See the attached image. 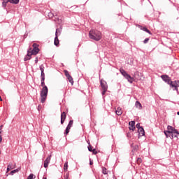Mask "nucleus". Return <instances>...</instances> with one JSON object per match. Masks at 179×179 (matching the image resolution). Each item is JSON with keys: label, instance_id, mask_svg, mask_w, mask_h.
<instances>
[{"label": "nucleus", "instance_id": "nucleus-54", "mask_svg": "<svg viewBox=\"0 0 179 179\" xmlns=\"http://www.w3.org/2000/svg\"><path fill=\"white\" fill-rule=\"evenodd\" d=\"M43 179H47V177H44V176H43Z\"/></svg>", "mask_w": 179, "mask_h": 179}, {"label": "nucleus", "instance_id": "nucleus-19", "mask_svg": "<svg viewBox=\"0 0 179 179\" xmlns=\"http://www.w3.org/2000/svg\"><path fill=\"white\" fill-rule=\"evenodd\" d=\"M54 44L56 47H58L59 45V39L58 38V36L56 35L54 40Z\"/></svg>", "mask_w": 179, "mask_h": 179}, {"label": "nucleus", "instance_id": "nucleus-42", "mask_svg": "<svg viewBox=\"0 0 179 179\" xmlns=\"http://www.w3.org/2000/svg\"><path fill=\"white\" fill-rule=\"evenodd\" d=\"M127 138H132V135L131 134V132L127 133Z\"/></svg>", "mask_w": 179, "mask_h": 179}, {"label": "nucleus", "instance_id": "nucleus-37", "mask_svg": "<svg viewBox=\"0 0 179 179\" xmlns=\"http://www.w3.org/2000/svg\"><path fill=\"white\" fill-rule=\"evenodd\" d=\"M41 86L42 87H47V85H45V81H41Z\"/></svg>", "mask_w": 179, "mask_h": 179}, {"label": "nucleus", "instance_id": "nucleus-11", "mask_svg": "<svg viewBox=\"0 0 179 179\" xmlns=\"http://www.w3.org/2000/svg\"><path fill=\"white\" fill-rule=\"evenodd\" d=\"M51 157H52V155H50L44 161L43 163V167L45 169H48V165L50 164L51 162Z\"/></svg>", "mask_w": 179, "mask_h": 179}, {"label": "nucleus", "instance_id": "nucleus-13", "mask_svg": "<svg viewBox=\"0 0 179 179\" xmlns=\"http://www.w3.org/2000/svg\"><path fill=\"white\" fill-rule=\"evenodd\" d=\"M129 131H132L136 129V127L135 126V120L129 122Z\"/></svg>", "mask_w": 179, "mask_h": 179}, {"label": "nucleus", "instance_id": "nucleus-51", "mask_svg": "<svg viewBox=\"0 0 179 179\" xmlns=\"http://www.w3.org/2000/svg\"><path fill=\"white\" fill-rule=\"evenodd\" d=\"M2 143V136L0 135V143Z\"/></svg>", "mask_w": 179, "mask_h": 179}, {"label": "nucleus", "instance_id": "nucleus-21", "mask_svg": "<svg viewBox=\"0 0 179 179\" xmlns=\"http://www.w3.org/2000/svg\"><path fill=\"white\" fill-rule=\"evenodd\" d=\"M135 106L136 107V108H138V110H142L143 107H142V103H141V102L139 101H136Z\"/></svg>", "mask_w": 179, "mask_h": 179}, {"label": "nucleus", "instance_id": "nucleus-52", "mask_svg": "<svg viewBox=\"0 0 179 179\" xmlns=\"http://www.w3.org/2000/svg\"><path fill=\"white\" fill-rule=\"evenodd\" d=\"M87 143H88V146H90V145H92V144H90V141H87Z\"/></svg>", "mask_w": 179, "mask_h": 179}, {"label": "nucleus", "instance_id": "nucleus-3", "mask_svg": "<svg viewBox=\"0 0 179 179\" xmlns=\"http://www.w3.org/2000/svg\"><path fill=\"white\" fill-rule=\"evenodd\" d=\"M120 72L121 75H122L123 78H124V79H127L129 83L132 84L134 83V82H135V78L131 76V75H129V73H128V72H127V71H125L124 69H120Z\"/></svg>", "mask_w": 179, "mask_h": 179}, {"label": "nucleus", "instance_id": "nucleus-53", "mask_svg": "<svg viewBox=\"0 0 179 179\" xmlns=\"http://www.w3.org/2000/svg\"><path fill=\"white\" fill-rule=\"evenodd\" d=\"M3 99H2V97L0 96V101H2Z\"/></svg>", "mask_w": 179, "mask_h": 179}, {"label": "nucleus", "instance_id": "nucleus-10", "mask_svg": "<svg viewBox=\"0 0 179 179\" xmlns=\"http://www.w3.org/2000/svg\"><path fill=\"white\" fill-rule=\"evenodd\" d=\"M131 156H134L135 153H136V152L139 150V145L133 143L131 144Z\"/></svg>", "mask_w": 179, "mask_h": 179}, {"label": "nucleus", "instance_id": "nucleus-9", "mask_svg": "<svg viewBox=\"0 0 179 179\" xmlns=\"http://www.w3.org/2000/svg\"><path fill=\"white\" fill-rule=\"evenodd\" d=\"M67 80L69 82V83H71V85H73V78H72V76H71V74H69V71H68V70H64L63 71Z\"/></svg>", "mask_w": 179, "mask_h": 179}, {"label": "nucleus", "instance_id": "nucleus-36", "mask_svg": "<svg viewBox=\"0 0 179 179\" xmlns=\"http://www.w3.org/2000/svg\"><path fill=\"white\" fill-rule=\"evenodd\" d=\"M39 69H40L41 72H44V64H41L39 66Z\"/></svg>", "mask_w": 179, "mask_h": 179}, {"label": "nucleus", "instance_id": "nucleus-2", "mask_svg": "<svg viewBox=\"0 0 179 179\" xmlns=\"http://www.w3.org/2000/svg\"><path fill=\"white\" fill-rule=\"evenodd\" d=\"M89 37L94 41H100L101 40V32L97 29H91L89 31Z\"/></svg>", "mask_w": 179, "mask_h": 179}, {"label": "nucleus", "instance_id": "nucleus-30", "mask_svg": "<svg viewBox=\"0 0 179 179\" xmlns=\"http://www.w3.org/2000/svg\"><path fill=\"white\" fill-rule=\"evenodd\" d=\"M116 114H117V115H121V114H122V112H121L120 108H117V109L116 110Z\"/></svg>", "mask_w": 179, "mask_h": 179}, {"label": "nucleus", "instance_id": "nucleus-18", "mask_svg": "<svg viewBox=\"0 0 179 179\" xmlns=\"http://www.w3.org/2000/svg\"><path fill=\"white\" fill-rule=\"evenodd\" d=\"M14 169H15V167H13V164L9 163V164H8V166H7L6 175L8 174V173L9 171H10V170H13Z\"/></svg>", "mask_w": 179, "mask_h": 179}, {"label": "nucleus", "instance_id": "nucleus-26", "mask_svg": "<svg viewBox=\"0 0 179 179\" xmlns=\"http://www.w3.org/2000/svg\"><path fill=\"white\" fill-rule=\"evenodd\" d=\"M102 174H104V176L108 174V173L107 172V168L102 166Z\"/></svg>", "mask_w": 179, "mask_h": 179}, {"label": "nucleus", "instance_id": "nucleus-27", "mask_svg": "<svg viewBox=\"0 0 179 179\" xmlns=\"http://www.w3.org/2000/svg\"><path fill=\"white\" fill-rule=\"evenodd\" d=\"M64 171H65V173L68 171V162H66L64 164Z\"/></svg>", "mask_w": 179, "mask_h": 179}, {"label": "nucleus", "instance_id": "nucleus-33", "mask_svg": "<svg viewBox=\"0 0 179 179\" xmlns=\"http://www.w3.org/2000/svg\"><path fill=\"white\" fill-rule=\"evenodd\" d=\"M136 163H137V164H141V163H142V158H141V157H138L137 159H136Z\"/></svg>", "mask_w": 179, "mask_h": 179}, {"label": "nucleus", "instance_id": "nucleus-38", "mask_svg": "<svg viewBox=\"0 0 179 179\" xmlns=\"http://www.w3.org/2000/svg\"><path fill=\"white\" fill-rule=\"evenodd\" d=\"M107 90H108V89L102 90V92H101L102 96L106 95V93L107 92Z\"/></svg>", "mask_w": 179, "mask_h": 179}, {"label": "nucleus", "instance_id": "nucleus-45", "mask_svg": "<svg viewBox=\"0 0 179 179\" xmlns=\"http://www.w3.org/2000/svg\"><path fill=\"white\" fill-rule=\"evenodd\" d=\"M38 57H36L35 58V64H38Z\"/></svg>", "mask_w": 179, "mask_h": 179}, {"label": "nucleus", "instance_id": "nucleus-20", "mask_svg": "<svg viewBox=\"0 0 179 179\" xmlns=\"http://www.w3.org/2000/svg\"><path fill=\"white\" fill-rule=\"evenodd\" d=\"M65 120H66V115H61L60 124L62 125H64V123L65 122Z\"/></svg>", "mask_w": 179, "mask_h": 179}, {"label": "nucleus", "instance_id": "nucleus-56", "mask_svg": "<svg viewBox=\"0 0 179 179\" xmlns=\"http://www.w3.org/2000/svg\"><path fill=\"white\" fill-rule=\"evenodd\" d=\"M177 115H179V111L177 112Z\"/></svg>", "mask_w": 179, "mask_h": 179}, {"label": "nucleus", "instance_id": "nucleus-39", "mask_svg": "<svg viewBox=\"0 0 179 179\" xmlns=\"http://www.w3.org/2000/svg\"><path fill=\"white\" fill-rule=\"evenodd\" d=\"M149 38H146L144 41H143V43L144 44H148V43H149Z\"/></svg>", "mask_w": 179, "mask_h": 179}, {"label": "nucleus", "instance_id": "nucleus-31", "mask_svg": "<svg viewBox=\"0 0 179 179\" xmlns=\"http://www.w3.org/2000/svg\"><path fill=\"white\" fill-rule=\"evenodd\" d=\"M68 108H66V111L62 112V110H61V115H66V114H68Z\"/></svg>", "mask_w": 179, "mask_h": 179}, {"label": "nucleus", "instance_id": "nucleus-6", "mask_svg": "<svg viewBox=\"0 0 179 179\" xmlns=\"http://www.w3.org/2000/svg\"><path fill=\"white\" fill-rule=\"evenodd\" d=\"M2 6L3 8H6L8 6V3H12L13 5H17L19 4V2H20V0H2Z\"/></svg>", "mask_w": 179, "mask_h": 179}, {"label": "nucleus", "instance_id": "nucleus-5", "mask_svg": "<svg viewBox=\"0 0 179 179\" xmlns=\"http://www.w3.org/2000/svg\"><path fill=\"white\" fill-rule=\"evenodd\" d=\"M116 22L122 26H127V24H128V21H127L125 17H122V15H117L116 17Z\"/></svg>", "mask_w": 179, "mask_h": 179}, {"label": "nucleus", "instance_id": "nucleus-23", "mask_svg": "<svg viewBox=\"0 0 179 179\" xmlns=\"http://www.w3.org/2000/svg\"><path fill=\"white\" fill-rule=\"evenodd\" d=\"M164 134L166 138H170V136H171V134L170 133L169 131L164 130Z\"/></svg>", "mask_w": 179, "mask_h": 179}, {"label": "nucleus", "instance_id": "nucleus-44", "mask_svg": "<svg viewBox=\"0 0 179 179\" xmlns=\"http://www.w3.org/2000/svg\"><path fill=\"white\" fill-rule=\"evenodd\" d=\"M41 82H45V77H41Z\"/></svg>", "mask_w": 179, "mask_h": 179}, {"label": "nucleus", "instance_id": "nucleus-32", "mask_svg": "<svg viewBox=\"0 0 179 179\" xmlns=\"http://www.w3.org/2000/svg\"><path fill=\"white\" fill-rule=\"evenodd\" d=\"M87 149H88L89 152H92V151H93V150L94 148H93V145H90L87 146Z\"/></svg>", "mask_w": 179, "mask_h": 179}, {"label": "nucleus", "instance_id": "nucleus-40", "mask_svg": "<svg viewBox=\"0 0 179 179\" xmlns=\"http://www.w3.org/2000/svg\"><path fill=\"white\" fill-rule=\"evenodd\" d=\"M64 179H69V172H67L64 176Z\"/></svg>", "mask_w": 179, "mask_h": 179}, {"label": "nucleus", "instance_id": "nucleus-1", "mask_svg": "<svg viewBox=\"0 0 179 179\" xmlns=\"http://www.w3.org/2000/svg\"><path fill=\"white\" fill-rule=\"evenodd\" d=\"M161 78L165 83L169 85L171 89L173 91L177 92L178 94H179L178 87H179V80H176L174 81L171 80V78L167 74H163L161 76Z\"/></svg>", "mask_w": 179, "mask_h": 179}, {"label": "nucleus", "instance_id": "nucleus-43", "mask_svg": "<svg viewBox=\"0 0 179 179\" xmlns=\"http://www.w3.org/2000/svg\"><path fill=\"white\" fill-rule=\"evenodd\" d=\"M90 166H93V160L92 158H90Z\"/></svg>", "mask_w": 179, "mask_h": 179}, {"label": "nucleus", "instance_id": "nucleus-49", "mask_svg": "<svg viewBox=\"0 0 179 179\" xmlns=\"http://www.w3.org/2000/svg\"><path fill=\"white\" fill-rule=\"evenodd\" d=\"M41 110V105H39V106H38V110Z\"/></svg>", "mask_w": 179, "mask_h": 179}, {"label": "nucleus", "instance_id": "nucleus-24", "mask_svg": "<svg viewBox=\"0 0 179 179\" xmlns=\"http://www.w3.org/2000/svg\"><path fill=\"white\" fill-rule=\"evenodd\" d=\"M30 59H31V55H29V56H27V55L24 58V61L26 62V61H30Z\"/></svg>", "mask_w": 179, "mask_h": 179}, {"label": "nucleus", "instance_id": "nucleus-29", "mask_svg": "<svg viewBox=\"0 0 179 179\" xmlns=\"http://www.w3.org/2000/svg\"><path fill=\"white\" fill-rule=\"evenodd\" d=\"M34 178H36V176L33 173H30L27 179H34Z\"/></svg>", "mask_w": 179, "mask_h": 179}, {"label": "nucleus", "instance_id": "nucleus-14", "mask_svg": "<svg viewBox=\"0 0 179 179\" xmlns=\"http://www.w3.org/2000/svg\"><path fill=\"white\" fill-rule=\"evenodd\" d=\"M100 86L102 90L108 89V85H107V82L103 79L100 80Z\"/></svg>", "mask_w": 179, "mask_h": 179}, {"label": "nucleus", "instance_id": "nucleus-15", "mask_svg": "<svg viewBox=\"0 0 179 179\" xmlns=\"http://www.w3.org/2000/svg\"><path fill=\"white\" fill-rule=\"evenodd\" d=\"M20 170H22V168L18 167L17 169H14V170L11 171L9 173H7L6 176V177H8V176H13V174H15L16 173H19V171H20Z\"/></svg>", "mask_w": 179, "mask_h": 179}, {"label": "nucleus", "instance_id": "nucleus-12", "mask_svg": "<svg viewBox=\"0 0 179 179\" xmlns=\"http://www.w3.org/2000/svg\"><path fill=\"white\" fill-rule=\"evenodd\" d=\"M137 27H138L140 30H143V31H145V33H148V34L152 36V31H150V30H149L146 26L138 24Z\"/></svg>", "mask_w": 179, "mask_h": 179}, {"label": "nucleus", "instance_id": "nucleus-28", "mask_svg": "<svg viewBox=\"0 0 179 179\" xmlns=\"http://www.w3.org/2000/svg\"><path fill=\"white\" fill-rule=\"evenodd\" d=\"M31 51H33V48L29 47V49L27 50V57H29V55L33 56V55H31Z\"/></svg>", "mask_w": 179, "mask_h": 179}, {"label": "nucleus", "instance_id": "nucleus-47", "mask_svg": "<svg viewBox=\"0 0 179 179\" xmlns=\"http://www.w3.org/2000/svg\"><path fill=\"white\" fill-rule=\"evenodd\" d=\"M175 138H176V141L177 139H179V134L175 135Z\"/></svg>", "mask_w": 179, "mask_h": 179}, {"label": "nucleus", "instance_id": "nucleus-58", "mask_svg": "<svg viewBox=\"0 0 179 179\" xmlns=\"http://www.w3.org/2000/svg\"><path fill=\"white\" fill-rule=\"evenodd\" d=\"M173 138H176V134H173Z\"/></svg>", "mask_w": 179, "mask_h": 179}, {"label": "nucleus", "instance_id": "nucleus-35", "mask_svg": "<svg viewBox=\"0 0 179 179\" xmlns=\"http://www.w3.org/2000/svg\"><path fill=\"white\" fill-rule=\"evenodd\" d=\"M143 126H141V123H137L136 125V128H137V129H141V128H143Z\"/></svg>", "mask_w": 179, "mask_h": 179}, {"label": "nucleus", "instance_id": "nucleus-46", "mask_svg": "<svg viewBox=\"0 0 179 179\" xmlns=\"http://www.w3.org/2000/svg\"><path fill=\"white\" fill-rule=\"evenodd\" d=\"M41 77H45V73L44 72H41Z\"/></svg>", "mask_w": 179, "mask_h": 179}, {"label": "nucleus", "instance_id": "nucleus-59", "mask_svg": "<svg viewBox=\"0 0 179 179\" xmlns=\"http://www.w3.org/2000/svg\"><path fill=\"white\" fill-rule=\"evenodd\" d=\"M24 38H26V35H24Z\"/></svg>", "mask_w": 179, "mask_h": 179}, {"label": "nucleus", "instance_id": "nucleus-7", "mask_svg": "<svg viewBox=\"0 0 179 179\" xmlns=\"http://www.w3.org/2000/svg\"><path fill=\"white\" fill-rule=\"evenodd\" d=\"M32 47L33 49L31 50V55H37V54L40 52V48H38L40 47V45L34 43L32 44Z\"/></svg>", "mask_w": 179, "mask_h": 179}, {"label": "nucleus", "instance_id": "nucleus-57", "mask_svg": "<svg viewBox=\"0 0 179 179\" xmlns=\"http://www.w3.org/2000/svg\"><path fill=\"white\" fill-rule=\"evenodd\" d=\"M1 134H2V131L0 130V135H1Z\"/></svg>", "mask_w": 179, "mask_h": 179}, {"label": "nucleus", "instance_id": "nucleus-50", "mask_svg": "<svg viewBox=\"0 0 179 179\" xmlns=\"http://www.w3.org/2000/svg\"><path fill=\"white\" fill-rule=\"evenodd\" d=\"M3 128V124H1V125L0 126V131H2Z\"/></svg>", "mask_w": 179, "mask_h": 179}, {"label": "nucleus", "instance_id": "nucleus-22", "mask_svg": "<svg viewBox=\"0 0 179 179\" xmlns=\"http://www.w3.org/2000/svg\"><path fill=\"white\" fill-rule=\"evenodd\" d=\"M173 130H174V127H173V126L168 125L167 130H166V131H169V133L173 134Z\"/></svg>", "mask_w": 179, "mask_h": 179}, {"label": "nucleus", "instance_id": "nucleus-8", "mask_svg": "<svg viewBox=\"0 0 179 179\" xmlns=\"http://www.w3.org/2000/svg\"><path fill=\"white\" fill-rule=\"evenodd\" d=\"M73 127V120H71L69 122V124L67 125V127H66V129L64 130V136H67L69 135V132L71 131V128Z\"/></svg>", "mask_w": 179, "mask_h": 179}, {"label": "nucleus", "instance_id": "nucleus-55", "mask_svg": "<svg viewBox=\"0 0 179 179\" xmlns=\"http://www.w3.org/2000/svg\"><path fill=\"white\" fill-rule=\"evenodd\" d=\"M113 178L117 179V178L115 176V175L113 176Z\"/></svg>", "mask_w": 179, "mask_h": 179}, {"label": "nucleus", "instance_id": "nucleus-16", "mask_svg": "<svg viewBox=\"0 0 179 179\" xmlns=\"http://www.w3.org/2000/svg\"><path fill=\"white\" fill-rule=\"evenodd\" d=\"M138 138H141V136H145V129H143V127L138 129Z\"/></svg>", "mask_w": 179, "mask_h": 179}, {"label": "nucleus", "instance_id": "nucleus-4", "mask_svg": "<svg viewBox=\"0 0 179 179\" xmlns=\"http://www.w3.org/2000/svg\"><path fill=\"white\" fill-rule=\"evenodd\" d=\"M41 103H45L47 100V96H48V87H44L41 90Z\"/></svg>", "mask_w": 179, "mask_h": 179}, {"label": "nucleus", "instance_id": "nucleus-34", "mask_svg": "<svg viewBox=\"0 0 179 179\" xmlns=\"http://www.w3.org/2000/svg\"><path fill=\"white\" fill-rule=\"evenodd\" d=\"M91 152H92V155H97V153H99L100 150L97 151L96 148H94Z\"/></svg>", "mask_w": 179, "mask_h": 179}, {"label": "nucleus", "instance_id": "nucleus-48", "mask_svg": "<svg viewBox=\"0 0 179 179\" xmlns=\"http://www.w3.org/2000/svg\"><path fill=\"white\" fill-rule=\"evenodd\" d=\"M52 16H54V14H52V13H49V17H52Z\"/></svg>", "mask_w": 179, "mask_h": 179}, {"label": "nucleus", "instance_id": "nucleus-41", "mask_svg": "<svg viewBox=\"0 0 179 179\" xmlns=\"http://www.w3.org/2000/svg\"><path fill=\"white\" fill-rule=\"evenodd\" d=\"M57 21H58L59 24H61V23H62V18L58 17Z\"/></svg>", "mask_w": 179, "mask_h": 179}, {"label": "nucleus", "instance_id": "nucleus-25", "mask_svg": "<svg viewBox=\"0 0 179 179\" xmlns=\"http://www.w3.org/2000/svg\"><path fill=\"white\" fill-rule=\"evenodd\" d=\"M57 38L59 37V36H61V30H59V28L56 29L55 37H57Z\"/></svg>", "mask_w": 179, "mask_h": 179}, {"label": "nucleus", "instance_id": "nucleus-17", "mask_svg": "<svg viewBox=\"0 0 179 179\" xmlns=\"http://www.w3.org/2000/svg\"><path fill=\"white\" fill-rule=\"evenodd\" d=\"M174 134H176V135H179V131L176 128L173 129L172 134H171V136H170L171 139H174Z\"/></svg>", "mask_w": 179, "mask_h": 179}, {"label": "nucleus", "instance_id": "nucleus-60", "mask_svg": "<svg viewBox=\"0 0 179 179\" xmlns=\"http://www.w3.org/2000/svg\"><path fill=\"white\" fill-rule=\"evenodd\" d=\"M0 155H1V150H0Z\"/></svg>", "mask_w": 179, "mask_h": 179}]
</instances>
